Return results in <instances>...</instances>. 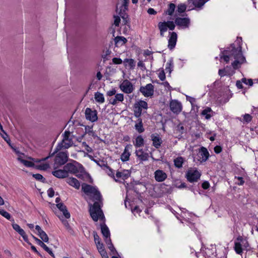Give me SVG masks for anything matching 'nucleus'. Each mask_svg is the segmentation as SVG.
Instances as JSON below:
<instances>
[{
  "label": "nucleus",
  "mask_w": 258,
  "mask_h": 258,
  "mask_svg": "<svg viewBox=\"0 0 258 258\" xmlns=\"http://www.w3.org/2000/svg\"><path fill=\"white\" fill-rule=\"evenodd\" d=\"M174 163L175 167L180 168L182 167L183 159L182 157H178L174 160Z\"/></svg>",
  "instance_id": "e433bc0d"
},
{
  "label": "nucleus",
  "mask_w": 258,
  "mask_h": 258,
  "mask_svg": "<svg viewBox=\"0 0 258 258\" xmlns=\"http://www.w3.org/2000/svg\"><path fill=\"white\" fill-rule=\"evenodd\" d=\"M55 154L56 155L54 158V169H56L59 166L64 165L67 162L69 159V154L68 151H59Z\"/></svg>",
  "instance_id": "20e7f679"
},
{
  "label": "nucleus",
  "mask_w": 258,
  "mask_h": 258,
  "mask_svg": "<svg viewBox=\"0 0 258 258\" xmlns=\"http://www.w3.org/2000/svg\"><path fill=\"white\" fill-rule=\"evenodd\" d=\"M86 118L93 122L96 121L98 119L97 112L96 110H92L90 108H87L85 110Z\"/></svg>",
  "instance_id": "1a4fd4ad"
},
{
  "label": "nucleus",
  "mask_w": 258,
  "mask_h": 258,
  "mask_svg": "<svg viewBox=\"0 0 258 258\" xmlns=\"http://www.w3.org/2000/svg\"><path fill=\"white\" fill-rule=\"evenodd\" d=\"M160 189L162 193L170 194L172 192L173 189L171 186H168L165 183L160 185Z\"/></svg>",
  "instance_id": "c85d7f7f"
},
{
  "label": "nucleus",
  "mask_w": 258,
  "mask_h": 258,
  "mask_svg": "<svg viewBox=\"0 0 258 258\" xmlns=\"http://www.w3.org/2000/svg\"><path fill=\"white\" fill-rule=\"evenodd\" d=\"M241 56H243L242 52V47L239 44L238 47L236 48L234 44H231L230 47L221 52L220 57L228 63L229 61L230 57H233L235 58H239Z\"/></svg>",
  "instance_id": "f03ea898"
},
{
  "label": "nucleus",
  "mask_w": 258,
  "mask_h": 258,
  "mask_svg": "<svg viewBox=\"0 0 258 258\" xmlns=\"http://www.w3.org/2000/svg\"><path fill=\"white\" fill-rule=\"evenodd\" d=\"M101 231L105 239L110 238V233L108 227L105 224H101Z\"/></svg>",
  "instance_id": "bb28decb"
},
{
  "label": "nucleus",
  "mask_w": 258,
  "mask_h": 258,
  "mask_svg": "<svg viewBox=\"0 0 258 258\" xmlns=\"http://www.w3.org/2000/svg\"><path fill=\"white\" fill-rule=\"evenodd\" d=\"M175 24L181 28H188L190 24V20L188 18L177 17L175 19Z\"/></svg>",
  "instance_id": "9d476101"
},
{
  "label": "nucleus",
  "mask_w": 258,
  "mask_h": 258,
  "mask_svg": "<svg viewBox=\"0 0 258 258\" xmlns=\"http://www.w3.org/2000/svg\"><path fill=\"white\" fill-rule=\"evenodd\" d=\"M186 100L187 101H188L190 103V104L191 105L192 109H194V107L195 106L197 107H198L197 105H196L195 104V103L196 102V99L195 98L187 96H186Z\"/></svg>",
  "instance_id": "49530a36"
},
{
  "label": "nucleus",
  "mask_w": 258,
  "mask_h": 258,
  "mask_svg": "<svg viewBox=\"0 0 258 258\" xmlns=\"http://www.w3.org/2000/svg\"><path fill=\"white\" fill-rule=\"evenodd\" d=\"M136 155L137 157L142 161H145L148 160L149 155L148 153H145L143 149L136 150Z\"/></svg>",
  "instance_id": "4be33fe9"
},
{
  "label": "nucleus",
  "mask_w": 258,
  "mask_h": 258,
  "mask_svg": "<svg viewBox=\"0 0 258 258\" xmlns=\"http://www.w3.org/2000/svg\"><path fill=\"white\" fill-rule=\"evenodd\" d=\"M132 145L131 144L127 145L125 146L123 153L120 155V159L122 162H125L129 160L130 157L131 156L130 150L132 149Z\"/></svg>",
  "instance_id": "dca6fc26"
},
{
  "label": "nucleus",
  "mask_w": 258,
  "mask_h": 258,
  "mask_svg": "<svg viewBox=\"0 0 258 258\" xmlns=\"http://www.w3.org/2000/svg\"><path fill=\"white\" fill-rule=\"evenodd\" d=\"M82 190L87 195L89 196L90 199L94 202L89 210L90 216L93 221L97 222L99 218L104 219V216L101 209L100 204L102 203V197L98 189L92 185L83 183L82 184Z\"/></svg>",
  "instance_id": "f257e3e1"
},
{
  "label": "nucleus",
  "mask_w": 258,
  "mask_h": 258,
  "mask_svg": "<svg viewBox=\"0 0 258 258\" xmlns=\"http://www.w3.org/2000/svg\"><path fill=\"white\" fill-rule=\"evenodd\" d=\"M105 241L108 246V248L110 250V251L111 252H112L113 253L114 251L116 252L115 248H114V247L111 242V240L110 238H108V239H105Z\"/></svg>",
  "instance_id": "ea45409f"
},
{
  "label": "nucleus",
  "mask_w": 258,
  "mask_h": 258,
  "mask_svg": "<svg viewBox=\"0 0 258 258\" xmlns=\"http://www.w3.org/2000/svg\"><path fill=\"white\" fill-rule=\"evenodd\" d=\"M38 235L40 237V238L45 242H48L49 238L47 235V234L44 231L41 232L40 234H38Z\"/></svg>",
  "instance_id": "a18cd8bd"
},
{
  "label": "nucleus",
  "mask_w": 258,
  "mask_h": 258,
  "mask_svg": "<svg viewBox=\"0 0 258 258\" xmlns=\"http://www.w3.org/2000/svg\"><path fill=\"white\" fill-rule=\"evenodd\" d=\"M170 110L174 113L178 114L182 110V105L180 102L176 100H172L169 104Z\"/></svg>",
  "instance_id": "f8f14e48"
},
{
  "label": "nucleus",
  "mask_w": 258,
  "mask_h": 258,
  "mask_svg": "<svg viewBox=\"0 0 258 258\" xmlns=\"http://www.w3.org/2000/svg\"><path fill=\"white\" fill-rule=\"evenodd\" d=\"M154 178L157 182H162L167 178V175L163 170L158 169L154 172Z\"/></svg>",
  "instance_id": "4468645a"
},
{
  "label": "nucleus",
  "mask_w": 258,
  "mask_h": 258,
  "mask_svg": "<svg viewBox=\"0 0 258 258\" xmlns=\"http://www.w3.org/2000/svg\"><path fill=\"white\" fill-rule=\"evenodd\" d=\"M234 249L237 254H241L242 252V246L238 241L235 242Z\"/></svg>",
  "instance_id": "37998d69"
},
{
  "label": "nucleus",
  "mask_w": 258,
  "mask_h": 258,
  "mask_svg": "<svg viewBox=\"0 0 258 258\" xmlns=\"http://www.w3.org/2000/svg\"><path fill=\"white\" fill-rule=\"evenodd\" d=\"M71 133L70 131H66L62 135V140L60 142H59L57 145L56 146L54 151L51 153L49 154V155L45 158H42L40 161H44L48 159L49 157H52L54 155L55 153L57 152L61 151L63 149H67L70 147H72L73 145V139L70 138Z\"/></svg>",
  "instance_id": "7ed1b4c3"
},
{
  "label": "nucleus",
  "mask_w": 258,
  "mask_h": 258,
  "mask_svg": "<svg viewBox=\"0 0 258 258\" xmlns=\"http://www.w3.org/2000/svg\"><path fill=\"white\" fill-rule=\"evenodd\" d=\"M97 246V248L99 252V253L102 255V254H104L107 253L106 251L103 244L101 242H97V244H96Z\"/></svg>",
  "instance_id": "a19ab883"
},
{
  "label": "nucleus",
  "mask_w": 258,
  "mask_h": 258,
  "mask_svg": "<svg viewBox=\"0 0 258 258\" xmlns=\"http://www.w3.org/2000/svg\"><path fill=\"white\" fill-rule=\"evenodd\" d=\"M63 168L67 171L68 174L69 172L73 174H76L79 172L78 167L73 163H67L64 166Z\"/></svg>",
  "instance_id": "f3484780"
},
{
  "label": "nucleus",
  "mask_w": 258,
  "mask_h": 258,
  "mask_svg": "<svg viewBox=\"0 0 258 258\" xmlns=\"http://www.w3.org/2000/svg\"><path fill=\"white\" fill-rule=\"evenodd\" d=\"M246 62L245 58L244 56H241L239 58H235V60L232 63V66L235 70L238 69L240 64Z\"/></svg>",
  "instance_id": "b1692460"
},
{
  "label": "nucleus",
  "mask_w": 258,
  "mask_h": 258,
  "mask_svg": "<svg viewBox=\"0 0 258 258\" xmlns=\"http://www.w3.org/2000/svg\"><path fill=\"white\" fill-rule=\"evenodd\" d=\"M131 175V172L128 170H123L122 172L117 171L116 176L118 178H121L123 180L127 179Z\"/></svg>",
  "instance_id": "a878e982"
},
{
  "label": "nucleus",
  "mask_w": 258,
  "mask_h": 258,
  "mask_svg": "<svg viewBox=\"0 0 258 258\" xmlns=\"http://www.w3.org/2000/svg\"><path fill=\"white\" fill-rule=\"evenodd\" d=\"M59 219L61 221L63 225L66 227L67 229H71V226L68 222V221L66 220L62 219L59 217Z\"/></svg>",
  "instance_id": "bf43d9fd"
},
{
  "label": "nucleus",
  "mask_w": 258,
  "mask_h": 258,
  "mask_svg": "<svg viewBox=\"0 0 258 258\" xmlns=\"http://www.w3.org/2000/svg\"><path fill=\"white\" fill-rule=\"evenodd\" d=\"M93 236L94 241L96 244H97V242H101V239L99 237V236L97 234L96 231H93Z\"/></svg>",
  "instance_id": "6e6d98bb"
},
{
  "label": "nucleus",
  "mask_w": 258,
  "mask_h": 258,
  "mask_svg": "<svg viewBox=\"0 0 258 258\" xmlns=\"http://www.w3.org/2000/svg\"><path fill=\"white\" fill-rule=\"evenodd\" d=\"M13 228L17 231L23 238L26 242H28V236L24 230L20 226L16 223L12 224Z\"/></svg>",
  "instance_id": "a211bd4d"
},
{
  "label": "nucleus",
  "mask_w": 258,
  "mask_h": 258,
  "mask_svg": "<svg viewBox=\"0 0 258 258\" xmlns=\"http://www.w3.org/2000/svg\"><path fill=\"white\" fill-rule=\"evenodd\" d=\"M124 96L123 94L121 93H118L115 94L114 98H110L108 99L109 103L112 104V105H115L117 103L118 101L122 102L123 100Z\"/></svg>",
  "instance_id": "aec40b11"
},
{
  "label": "nucleus",
  "mask_w": 258,
  "mask_h": 258,
  "mask_svg": "<svg viewBox=\"0 0 258 258\" xmlns=\"http://www.w3.org/2000/svg\"><path fill=\"white\" fill-rule=\"evenodd\" d=\"M139 91L146 97H151L154 92V87L152 84H148L145 86H141Z\"/></svg>",
  "instance_id": "423d86ee"
},
{
  "label": "nucleus",
  "mask_w": 258,
  "mask_h": 258,
  "mask_svg": "<svg viewBox=\"0 0 258 258\" xmlns=\"http://www.w3.org/2000/svg\"><path fill=\"white\" fill-rule=\"evenodd\" d=\"M236 240L240 243L242 247H243L246 248L249 246V244L247 240L245 239H244L242 236H239L237 238Z\"/></svg>",
  "instance_id": "72a5a7b5"
},
{
  "label": "nucleus",
  "mask_w": 258,
  "mask_h": 258,
  "mask_svg": "<svg viewBox=\"0 0 258 258\" xmlns=\"http://www.w3.org/2000/svg\"><path fill=\"white\" fill-rule=\"evenodd\" d=\"M67 182L71 186L74 187L76 189H79L80 183L78 179L74 177H69L66 180Z\"/></svg>",
  "instance_id": "393cba45"
},
{
  "label": "nucleus",
  "mask_w": 258,
  "mask_h": 258,
  "mask_svg": "<svg viewBox=\"0 0 258 258\" xmlns=\"http://www.w3.org/2000/svg\"><path fill=\"white\" fill-rule=\"evenodd\" d=\"M0 214L8 220H10L11 217L10 213L3 209H0Z\"/></svg>",
  "instance_id": "603ef678"
},
{
  "label": "nucleus",
  "mask_w": 258,
  "mask_h": 258,
  "mask_svg": "<svg viewBox=\"0 0 258 258\" xmlns=\"http://www.w3.org/2000/svg\"><path fill=\"white\" fill-rule=\"evenodd\" d=\"M18 160L28 167H32L35 165L33 162L23 159L21 157L18 158Z\"/></svg>",
  "instance_id": "f704fd0d"
},
{
  "label": "nucleus",
  "mask_w": 258,
  "mask_h": 258,
  "mask_svg": "<svg viewBox=\"0 0 258 258\" xmlns=\"http://www.w3.org/2000/svg\"><path fill=\"white\" fill-rule=\"evenodd\" d=\"M112 62L115 64H120L122 62V60L120 58L114 57L112 59Z\"/></svg>",
  "instance_id": "13d9d810"
},
{
  "label": "nucleus",
  "mask_w": 258,
  "mask_h": 258,
  "mask_svg": "<svg viewBox=\"0 0 258 258\" xmlns=\"http://www.w3.org/2000/svg\"><path fill=\"white\" fill-rule=\"evenodd\" d=\"M186 6L185 4H180L178 5L177 12L179 13H183L185 11Z\"/></svg>",
  "instance_id": "09e8293b"
},
{
  "label": "nucleus",
  "mask_w": 258,
  "mask_h": 258,
  "mask_svg": "<svg viewBox=\"0 0 258 258\" xmlns=\"http://www.w3.org/2000/svg\"><path fill=\"white\" fill-rule=\"evenodd\" d=\"M201 173L197 170H188L186 174L187 180L190 182H197L201 177Z\"/></svg>",
  "instance_id": "0eeeda50"
},
{
  "label": "nucleus",
  "mask_w": 258,
  "mask_h": 258,
  "mask_svg": "<svg viewBox=\"0 0 258 258\" xmlns=\"http://www.w3.org/2000/svg\"><path fill=\"white\" fill-rule=\"evenodd\" d=\"M167 25H168V28L170 30H173L175 29V22H173L171 21H167Z\"/></svg>",
  "instance_id": "864d4df0"
},
{
  "label": "nucleus",
  "mask_w": 258,
  "mask_h": 258,
  "mask_svg": "<svg viewBox=\"0 0 258 258\" xmlns=\"http://www.w3.org/2000/svg\"><path fill=\"white\" fill-rule=\"evenodd\" d=\"M197 155L199 158V159H198V161L201 163L206 162L210 156L208 150L204 147H202L200 148L199 152Z\"/></svg>",
  "instance_id": "9b49d317"
},
{
  "label": "nucleus",
  "mask_w": 258,
  "mask_h": 258,
  "mask_svg": "<svg viewBox=\"0 0 258 258\" xmlns=\"http://www.w3.org/2000/svg\"><path fill=\"white\" fill-rule=\"evenodd\" d=\"M173 69V59L171 58L166 63L165 70L168 72L169 74L171 73Z\"/></svg>",
  "instance_id": "4c0bfd02"
},
{
  "label": "nucleus",
  "mask_w": 258,
  "mask_h": 258,
  "mask_svg": "<svg viewBox=\"0 0 258 258\" xmlns=\"http://www.w3.org/2000/svg\"><path fill=\"white\" fill-rule=\"evenodd\" d=\"M120 90L126 94H130L134 91V86L132 83L127 80H124L120 85Z\"/></svg>",
  "instance_id": "6e6552de"
},
{
  "label": "nucleus",
  "mask_w": 258,
  "mask_h": 258,
  "mask_svg": "<svg viewBox=\"0 0 258 258\" xmlns=\"http://www.w3.org/2000/svg\"><path fill=\"white\" fill-rule=\"evenodd\" d=\"M211 112H212L211 108L210 107H207L202 111L201 114L205 116L206 119H209L212 116V115L209 113Z\"/></svg>",
  "instance_id": "c9c22d12"
},
{
  "label": "nucleus",
  "mask_w": 258,
  "mask_h": 258,
  "mask_svg": "<svg viewBox=\"0 0 258 258\" xmlns=\"http://www.w3.org/2000/svg\"><path fill=\"white\" fill-rule=\"evenodd\" d=\"M214 151L215 153L219 154L222 151V148L220 146H216L214 148Z\"/></svg>",
  "instance_id": "0e129e2a"
},
{
  "label": "nucleus",
  "mask_w": 258,
  "mask_h": 258,
  "mask_svg": "<svg viewBox=\"0 0 258 258\" xmlns=\"http://www.w3.org/2000/svg\"><path fill=\"white\" fill-rule=\"evenodd\" d=\"M252 117L249 114L246 113L243 115V120H241L244 123H248L251 121Z\"/></svg>",
  "instance_id": "c03bdc74"
},
{
  "label": "nucleus",
  "mask_w": 258,
  "mask_h": 258,
  "mask_svg": "<svg viewBox=\"0 0 258 258\" xmlns=\"http://www.w3.org/2000/svg\"><path fill=\"white\" fill-rule=\"evenodd\" d=\"M202 187L204 189H207L210 187V184L208 181H205L202 184Z\"/></svg>",
  "instance_id": "774afa93"
},
{
  "label": "nucleus",
  "mask_w": 258,
  "mask_h": 258,
  "mask_svg": "<svg viewBox=\"0 0 258 258\" xmlns=\"http://www.w3.org/2000/svg\"><path fill=\"white\" fill-rule=\"evenodd\" d=\"M47 194L48 197L52 198L54 196V191L52 187L49 188L47 190Z\"/></svg>",
  "instance_id": "338daca9"
},
{
  "label": "nucleus",
  "mask_w": 258,
  "mask_h": 258,
  "mask_svg": "<svg viewBox=\"0 0 258 258\" xmlns=\"http://www.w3.org/2000/svg\"><path fill=\"white\" fill-rule=\"evenodd\" d=\"M32 176L37 180L41 181L43 183L45 182V178L40 174H33Z\"/></svg>",
  "instance_id": "de8ad7c7"
},
{
  "label": "nucleus",
  "mask_w": 258,
  "mask_h": 258,
  "mask_svg": "<svg viewBox=\"0 0 258 258\" xmlns=\"http://www.w3.org/2000/svg\"><path fill=\"white\" fill-rule=\"evenodd\" d=\"M116 92V91L115 88H113L111 90H109L107 92L106 95L107 96L111 97L113 95H115V93Z\"/></svg>",
  "instance_id": "680f3d73"
},
{
  "label": "nucleus",
  "mask_w": 258,
  "mask_h": 258,
  "mask_svg": "<svg viewBox=\"0 0 258 258\" xmlns=\"http://www.w3.org/2000/svg\"><path fill=\"white\" fill-rule=\"evenodd\" d=\"M133 108L135 116L138 118H140L142 113V108L147 109L148 103L145 101L140 100L134 104Z\"/></svg>",
  "instance_id": "39448f33"
},
{
  "label": "nucleus",
  "mask_w": 258,
  "mask_h": 258,
  "mask_svg": "<svg viewBox=\"0 0 258 258\" xmlns=\"http://www.w3.org/2000/svg\"><path fill=\"white\" fill-rule=\"evenodd\" d=\"M135 128L139 133H142L144 132L145 129L143 126L142 119L139 118L137 120V123L135 125Z\"/></svg>",
  "instance_id": "cd10ccee"
},
{
  "label": "nucleus",
  "mask_w": 258,
  "mask_h": 258,
  "mask_svg": "<svg viewBox=\"0 0 258 258\" xmlns=\"http://www.w3.org/2000/svg\"><path fill=\"white\" fill-rule=\"evenodd\" d=\"M158 77L161 81H164L165 79V74L163 70L159 73Z\"/></svg>",
  "instance_id": "e2e57ef3"
},
{
  "label": "nucleus",
  "mask_w": 258,
  "mask_h": 258,
  "mask_svg": "<svg viewBox=\"0 0 258 258\" xmlns=\"http://www.w3.org/2000/svg\"><path fill=\"white\" fill-rule=\"evenodd\" d=\"M235 178L237 179V180L235 181V184L239 185H242L244 184V180H243V177H235Z\"/></svg>",
  "instance_id": "5fc2aeb1"
},
{
  "label": "nucleus",
  "mask_w": 258,
  "mask_h": 258,
  "mask_svg": "<svg viewBox=\"0 0 258 258\" xmlns=\"http://www.w3.org/2000/svg\"><path fill=\"white\" fill-rule=\"evenodd\" d=\"M151 138L153 142V146L156 149H159L163 142L159 135L157 134H152L151 136Z\"/></svg>",
  "instance_id": "2eb2a0df"
},
{
  "label": "nucleus",
  "mask_w": 258,
  "mask_h": 258,
  "mask_svg": "<svg viewBox=\"0 0 258 258\" xmlns=\"http://www.w3.org/2000/svg\"><path fill=\"white\" fill-rule=\"evenodd\" d=\"M158 27L160 30V34L161 37L164 36V33L167 31L168 25L167 21L160 22L158 24Z\"/></svg>",
  "instance_id": "5701e85b"
},
{
  "label": "nucleus",
  "mask_w": 258,
  "mask_h": 258,
  "mask_svg": "<svg viewBox=\"0 0 258 258\" xmlns=\"http://www.w3.org/2000/svg\"><path fill=\"white\" fill-rule=\"evenodd\" d=\"M242 83H243L242 82V79L241 80H237L236 82L237 88L239 89H242L243 88Z\"/></svg>",
  "instance_id": "69168bd1"
},
{
  "label": "nucleus",
  "mask_w": 258,
  "mask_h": 258,
  "mask_svg": "<svg viewBox=\"0 0 258 258\" xmlns=\"http://www.w3.org/2000/svg\"><path fill=\"white\" fill-rule=\"evenodd\" d=\"M92 160L95 162L97 165L101 167L102 169L107 164V161L103 160H96L93 159Z\"/></svg>",
  "instance_id": "79ce46f5"
},
{
  "label": "nucleus",
  "mask_w": 258,
  "mask_h": 258,
  "mask_svg": "<svg viewBox=\"0 0 258 258\" xmlns=\"http://www.w3.org/2000/svg\"><path fill=\"white\" fill-rule=\"evenodd\" d=\"M57 208L62 212L64 217L67 219H69L71 217L70 214L67 210L66 206L62 203H60L56 204Z\"/></svg>",
  "instance_id": "412c9836"
},
{
  "label": "nucleus",
  "mask_w": 258,
  "mask_h": 258,
  "mask_svg": "<svg viewBox=\"0 0 258 258\" xmlns=\"http://www.w3.org/2000/svg\"><path fill=\"white\" fill-rule=\"evenodd\" d=\"M144 140L143 138L141 135H139L136 138L135 142L134 143V145L136 148H139L144 146Z\"/></svg>",
  "instance_id": "7c9ffc66"
},
{
  "label": "nucleus",
  "mask_w": 258,
  "mask_h": 258,
  "mask_svg": "<svg viewBox=\"0 0 258 258\" xmlns=\"http://www.w3.org/2000/svg\"><path fill=\"white\" fill-rule=\"evenodd\" d=\"M242 82L246 85H248L249 86H252L253 84V80L251 79H246L245 78H243L242 79Z\"/></svg>",
  "instance_id": "3c124183"
},
{
  "label": "nucleus",
  "mask_w": 258,
  "mask_h": 258,
  "mask_svg": "<svg viewBox=\"0 0 258 258\" xmlns=\"http://www.w3.org/2000/svg\"><path fill=\"white\" fill-rule=\"evenodd\" d=\"M48 163H43L39 165V169L43 170L47 169L49 167Z\"/></svg>",
  "instance_id": "052dcab7"
},
{
  "label": "nucleus",
  "mask_w": 258,
  "mask_h": 258,
  "mask_svg": "<svg viewBox=\"0 0 258 258\" xmlns=\"http://www.w3.org/2000/svg\"><path fill=\"white\" fill-rule=\"evenodd\" d=\"M28 244L30 245H31V249L34 252H35L36 253H37L39 256H41V257H42V255L41 254V253L37 250L36 248L31 243L29 242V241L28 240V242H27Z\"/></svg>",
  "instance_id": "4d7b16f0"
},
{
  "label": "nucleus",
  "mask_w": 258,
  "mask_h": 258,
  "mask_svg": "<svg viewBox=\"0 0 258 258\" xmlns=\"http://www.w3.org/2000/svg\"><path fill=\"white\" fill-rule=\"evenodd\" d=\"M52 174L53 176L58 178H63L69 176V174L64 168L63 169H58L53 171Z\"/></svg>",
  "instance_id": "6ab92c4d"
},
{
  "label": "nucleus",
  "mask_w": 258,
  "mask_h": 258,
  "mask_svg": "<svg viewBox=\"0 0 258 258\" xmlns=\"http://www.w3.org/2000/svg\"><path fill=\"white\" fill-rule=\"evenodd\" d=\"M114 42L116 46L118 45L122 46L126 43L127 40L123 36H117L114 38Z\"/></svg>",
  "instance_id": "c756f323"
},
{
  "label": "nucleus",
  "mask_w": 258,
  "mask_h": 258,
  "mask_svg": "<svg viewBox=\"0 0 258 258\" xmlns=\"http://www.w3.org/2000/svg\"><path fill=\"white\" fill-rule=\"evenodd\" d=\"M94 98L95 100L99 103H102L104 102L105 99L103 94L99 92H97L94 94Z\"/></svg>",
  "instance_id": "2f4dec72"
},
{
  "label": "nucleus",
  "mask_w": 258,
  "mask_h": 258,
  "mask_svg": "<svg viewBox=\"0 0 258 258\" xmlns=\"http://www.w3.org/2000/svg\"><path fill=\"white\" fill-rule=\"evenodd\" d=\"M169 34L170 36L168 42V47L170 50H172L175 47L177 39V35L175 32H170Z\"/></svg>",
  "instance_id": "ddd939ff"
},
{
  "label": "nucleus",
  "mask_w": 258,
  "mask_h": 258,
  "mask_svg": "<svg viewBox=\"0 0 258 258\" xmlns=\"http://www.w3.org/2000/svg\"><path fill=\"white\" fill-rule=\"evenodd\" d=\"M175 9V5L173 3H170L168 5V8L167 10L166 11V14H168L170 16H171L173 15L174 10Z\"/></svg>",
  "instance_id": "58836bf2"
},
{
  "label": "nucleus",
  "mask_w": 258,
  "mask_h": 258,
  "mask_svg": "<svg viewBox=\"0 0 258 258\" xmlns=\"http://www.w3.org/2000/svg\"><path fill=\"white\" fill-rule=\"evenodd\" d=\"M32 237L35 240V241L36 242V243L40 246L41 247H42L43 249L47 246L46 244H45L41 240L38 239V238L36 237L34 235H32Z\"/></svg>",
  "instance_id": "8fccbe9b"
},
{
  "label": "nucleus",
  "mask_w": 258,
  "mask_h": 258,
  "mask_svg": "<svg viewBox=\"0 0 258 258\" xmlns=\"http://www.w3.org/2000/svg\"><path fill=\"white\" fill-rule=\"evenodd\" d=\"M103 169L105 171L106 173L110 177L113 178L114 180L117 181V180L115 179L114 171L112 169H111L108 165L107 164L104 167H103Z\"/></svg>",
  "instance_id": "473e14b6"
}]
</instances>
